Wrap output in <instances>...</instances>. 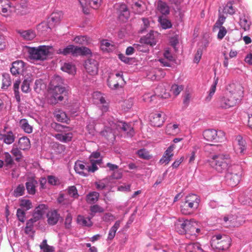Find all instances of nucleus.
Here are the masks:
<instances>
[{"label": "nucleus", "instance_id": "f257e3e1", "mask_svg": "<svg viewBox=\"0 0 252 252\" xmlns=\"http://www.w3.org/2000/svg\"><path fill=\"white\" fill-rule=\"evenodd\" d=\"M208 161L211 167L219 173L226 171L231 163L230 156L226 153L214 155Z\"/></svg>", "mask_w": 252, "mask_h": 252}, {"label": "nucleus", "instance_id": "f03ea898", "mask_svg": "<svg viewBox=\"0 0 252 252\" xmlns=\"http://www.w3.org/2000/svg\"><path fill=\"white\" fill-rule=\"evenodd\" d=\"M200 202V197L196 194H189L181 205V213L184 215L191 214L198 208Z\"/></svg>", "mask_w": 252, "mask_h": 252}, {"label": "nucleus", "instance_id": "7ed1b4c3", "mask_svg": "<svg viewBox=\"0 0 252 252\" xmlns=\"http://www.w3.org/2000/svg\"><path fill=\"white\" fill-rule=\"evenodd\" d=\"M91 165L86 163L84 165L81 161H76L74 165L76 172L83 176H87L89 173L94 172V154L93 153L89 157Z\"/></svg>", "mask_w": 252, "mask_h": 252}, {"label": "nucleus", "instance_id": "20e7f679", "mask_svg": "<svg viewBox=\"0 0 252 252\" xmlns=\"http://www.w3.org/2000/svg\"><path fill=\"white\" fill-rule=\"evenodd\" d=\"M30 59L36 61H43L46 59L49 53V48L46 46H39L38 47L26 46Z\"/></svg>", "mask_w": 252, "mask_h": 252}, {"label": "nucleus", "instance_id": "39448f33", "mask_svg": "<svg viewBox=\"0 0 252 252\" xmlns=\"http://www.w3.org/2000/svg\"><path fill=\"white\" fill-rule=\"evenodd\" d=\"M211 245L214 249L225 250L230 246L231 238L226 235H215L212 238Z\"/></svg>", "mask_w": 252, "mask_h": 252}, {"label": "nucleus", "instance_id": "423d86ee", "mask_svg": "<svg viewBox=\"0 0 252 252\" xmlns=\"http://www.w3.org/2000/svg\"><path fill=\"white\" fill-rule=\"evenodd\" d=\"M242 174L243 169L241 166H232L230 171L226 175L228 184L231 186H236L240 182Z\"/></svg>", "mask_w": 252, "mask_h": 252}, {"label": "nucleus", "instance_id": "0eeeda50", "mask_svg": "<svg viewBox=\"0 0 252 252\" xmlns=\"http://www.w3.org/2000/svg\"><path fill=\"white\" fill-rule=\"evenodd\" d=\"M59 53L63 54V55L71 54L74 56L92 55L91 51L88 48L83 46L79 47L73 45H70L64 49H60L59 50Z\"/></svg>", "mask_w": 252, "mask_h": 252}, {"label": "nucleus", "instance_id": "6e6552de", "mask_svg": "<svg viewBox=\"0 0 252 252\" xmlns=\"http://www.w3.org/2000/svg\"><path fill=\"white\" fill-rule=\"evenodd\" d=\"M203 135L206 140L210 142L221 143L225 140V133L221 130L207 129L204 131Z\"/></svg>", "mask_w": 252, "mask_h": 252}, {"label": "nucleus", "instance_id": "1a4fd4ad", "mask_svg": "<svg viewBox=\"0 0 252 252\" xmlns=\"http://www.w3.org/2000/svg\"><path fill=\"white\" fill-rule=\"evenodd\" d=\"M63 18V13L61 11L56 10L53 12L48 19V24L41 23L38 25V29L45 26L47 29L51 30L56 25L59 24Z\"/></svg>", "mask_w": 252, "mask_h": 252}, {"label": "nucleus", "instance_id": "9d476101", "mask_svg": "<svg viewBox=\"0 0 252 252\" xmlns=\"http://www.w3.org/2000/svg\"><path fill=\"white\" fill-rule=\"evenodd\" d=\"M65 94L66 92L64 87L50 88L49 91V102L51 103V104L55 105L59 101H62L63 99V95Z\"/></svg>", "mask_w": 252, "mask_h": 252}, {"label": "nucleus", "instance_id": "9b49d317", "mask_svg": "<svg viewBox=\"0 0 252 252\" xmlns=\"http://www.w3.org/2000/svg\"><path fill=\"white\" fill-rule=\"evenodd\" d=\"M124 81L122 72L110 75L107 79V85L112 90H118L121 87L120 84Z\"/></svg>", "mask_w": 252, "mask_h": 252}, {"label": "nucleus", "instance_id": "f8f14e48", "mask_svg": "<svg viewBox=\"0 0 252 252\" xmlns=\"http://www.w3.org/2000/svg\"><path fill=\"white\" fill-rule=\"evenodd\" d=\"M227 92L239 102L243 97V88L238 83H231L227 87Z\"/></svg>", "mask_w": 252, "mask_h": 252}, {"label": "nucleus", "instance_id": "ddd939ff", "mask_svg": "<svg viewBox=\"0 0 252 252\" xmlns=\"http://www.w3.org/2000/svg\"><path fill=\"white\" fill-rule=\"evenodd\" d=\"M239 101L236 99L231 94L228 92L220 96L219 99V104L221 107L227 109L235 106Z\"/></svg>", "mask_w": 252, "mask_h": 252}, {"label": "nucleus", "instance_id": "4468645a", "mask_svg": "<svg viewBox=\"0 0 252 252\" xmlns=\"http://www.w3.org/2000/svg\"><path fill=\"white\" fill-rule=\"evenodd\" d=\"M47 209L44 204H40L35 208L33 217L27 222V227H31L32 223L40 219Z\"/></svg>", "mask_w": 252, "mask_h": 252}, {"label": "nucleus", "instance_id": "2eb2a0df", "mask_svg": "<svg viewBox=\"0 0 252 252\" xmlns=\"http://www.w3.org/2000/svg\"><path fill=\"white\" fill-rule=\"evenodd\" d=\"M95 100H97V107L102 112H105L108 110L109 102L106 100L104 94H102L99 92H95Z\"/></svg>", "mask_w": 252, "mask_h": 252}, {"label": "nucleus", "instance_id": "dca6fc26", "mask_svg": "<svg viewBox=\"0 0 252 252\" xmlns=\"http://www.w3.org/2000/svg\"><path fill=\"white\" fill-rule=\"evenodd\" d=\"M149 119L151 124L154 126H160L164 121V114L159 113L151 114Z\"/></svg>", "mask_w": 252, "mask_h": 252}, {"label": "nucleus", "instance_id": "f3484780", "mask_svg": "<svg viewBox=\"0 0 252 252\" xmlns=\"http://www.w3.org/2000/svg\"><path fill=\"white\" fill-rule=\"evenodd\" d=\"M235 152L241 155L244 154L247 149V145L245 140L240 135H238L235 139L234 146Z\"/></svg>", "mask_w": 252, "mask_h": 252}, {"label": "nucleus", "instance_id": "a211bd4d", "mask_svg": "<svg viewBox=\"0 0 252 252\" xmlns=\"http://www.w3.org/2000/svg\"><path fill=\"white\" fill-rule=\"evenodd\" d=\"M189 224L186 227L185 234L196 236L200 231L198 228V223L193 219L189 220Z\"/></svg>", "mask_w": 252, "mask_h": 252}, {"label": "nucleus", "instance_id": "6ab92c4d", "mask_svg": "<svg viewBox=\"0 0 252 252\" xmlns=\"http://www.w3.org/2000/svg\"><path fill=\"white\" fill-rule=\"evenodd\" d=\"M25 63L22 61H16L12 63L10 68L12 74L16 75L22 74L24 70Z\"/></svg>", "mask_w": 252, "mask_h": 252}, {"label": "nucleus", "instance_id": "aec40b11", "mask_svg": "<svg viewBox=\"0 0 252 252\" xmlns=\"http://www.w3.org/2000/svg\"><path fill=\"white\" fill-rule=\"evenodd\" d=\"M174 148V146L172 145L167 148L163 156L159 160V163L160 164L166 165L170 162L173 156V151Z\"/></svg>", "mask_w": 252, "mask_h": 252}, {"label": "nucleus", "instance_id": "412c9836", "mask_svg": "<svg viewBox=\"0 0 252 252\" xmlns=\"http://www.w3.org/2000/svg\"><path fill=\"white\" fill-rule=\"evenodd\" d=\"M129 12L127 6L125 4H121L118 9V17L120 20L126 22L129 17Z\"/></svg>", "mask_w": 252, "mask_h": 252}, {"label": "nucleus", "instance_id": "4be33fe9", "mask_svg": "<svg viewBox=\"0 0 252 252\" xmlns=\"http://www.w3.org/2000/svg\"><path fill=\"white\" fill-rule=\"evenodd\" d=\"M189 224V220L179 219L175 223L176 229L181 234H185L187 225Z\"/></svg>", "mask_w": 252, "mask_h": 252}, {"label": "nucleus", "instance_id": "5701e85b", "mask_svg": "<svg viewBox=\"0 0 252 252\" xmlns=\"http://www.w3.org/2000/svg\"><path fill=\"white\" fill-rule=\"evenodd\" d=\"M166 88L169 89L167 85H165L164 84H161L158 86L156 88V93L159 96L165 99L168 98L170 97V93L168 92H167Z\"/></svg>", "mask_w": 252, "mask_h": 252}, {"label": "nucleus", "instance_id": "b1692460", "mask_svg": "<svg viewBox=\"0 0 252 252\" xmlns=\"http://www.w3.org/2000/svg\"><path fill=\"white\" fill-rule=\"evenodd\" d=\"M119 128L121 129L125 132L127 136L131 137L134 135V131L133 127L129 125L122 122H120L118 124Z\"/></svg>", "mask_w": 252, "mask_h": 252}, {"label": "nucleus", "instance_id": "393cba45", "mask_svg": "<svg viewBox=\"0 0 252 252\" xmlns=\"http://www.w3.org/2000/svg\"><path fill=\"white\" fill-rule=\"evenodd\" d=\"M15 11L17 14L23 15H26L29 12L28 8V4L25 1H23L20 3L17 4L15 6Z\"/></svg>", "mask_w": 252, "mask_h": 252}, {"label": "nucleus", "instance_id": "a878e982", "mask_svg": "<svg viewBox=\"0 0 252 252\" xmlns=\"http://www.w3.org/2000/svg\"><path fill=\"white\" fill-rule=\"evenodd\" d=\"M11 3L8 0H0V13L8 14L12 11Z\"/></svg>", "mask_w": 252, "mask_h": 252}, {"label": "nucleus", "instance_id": "bb28decb", "mask_svg": "<svg viewBox=\"0 0 252 252\" xmlns=\"http://www.w3.org/2000/svg\"><path fill=\"white\" fill-rule=\"evenodd\" d=\"M48 222L50 225L56 224L60 218V215L58 214L56 210L49 212L47 214Z\"/></svg>", "mask_w": 252, "mask_h": 252}, {"label": "nucleus", "instance_id": "cd10ccee", "mask_svg": "<svg viewBox=\"0 0 252 252\" xmlns=\"http://www.w3.org/2000/svg\"><path fill=\"white\" fill-rule=\"evenodd\" d=\"M15 136L12 131H9L5 134L0 133V140H2L6 144H11L15 140Z\"/></svg>", "mask_w": 252, "mask_h": 252}, {"label": "nucleus", "instance_id": "c85d7f7f", "mask_svg": "<svg viewBox=\"0 0 252 252\" xmlns=\"http://www.w3.org/2000/svg\"><path fill=\"white\" fill-rule=\"evenodd\" d=\"M37 184V182L34 180H31L26 183V189L29 194L31 195L35 194Z\"/></svg>", "mask_w": 252, "mask_h": 252}, {"label": "nucleus", "instance_id": "c756f323", "mask_svg": "<svg viewBox=\"0 0 252 252\" xmlns=\"http://www.w3.org/2000/svg\"><path fill=\"white\" fill-rule=\"evenodd\" d=\"M187 252H204L200 243L198 242L189 244L186 247Z\"/></svg>", "mask_w": 252, "mask_h": 252}, {"label": "nucleus", "instance_id": "7c9ffc66", "mask_svg": "<svg viewBox=\"0 0 252 252\" xmlns=\"http://www.w3.org/2000/svg\"><path fill=\"white\" fill-rule=\"evenodd\" d=\"M18 32L23 39L28 41L32 40L36 36L35 32L32 30L19 31Z\"/></svg>", "mask_w": 252, "mask_h": 252}, {"label": "nucleus", "instance_id": "2f4dec72", "mask_svg": "<svg viewBox=\"0 0 252 252\" xmlns=\"http://www.w3.org/2000/svg\"><path fill=\"white\" fill-rule=\"evenodd\" d=\"M54 137L58 140L63 143H66L71 141L73 137V134L71 132H68L63 134H56Z\"/></svg>", "mask_w": 252, "mask_h": 252}, {"label": "nucleus", "instance_id": "473e14b6", "mask_svg": "<svg viewBox=\"0 0 252 252\" xmlns=\"http://www.w3.org/2000/svg\"><path fill=\"white\" fill-rule=\"evenodd\" d=\"M132 8L135 13L141 14L145 10V4L142 1L138 0L133 2Z\"/></svg>", "mask_w": 252, "mask_h": 252}, {"label": "nucleus", "instance_id": "72a5a7b5", "mask_svg": "<svg viewBox=\"0 0 252 252\" xmlns=\"http://www.w3.org/2000/svg\"><path fill=\"white\" fill-rule=\"evenodd\" d=\"M32 81V78L30 75H28L27 76L25 77V79L24 80L22 86L21 90L23 92L27 93L30 90V83Z\"/></svg>", "mask_w": 252, "mask_h": 252}, {"label": "nucleus", "instance_id": "f704fd0d", "mask_svg": "<svg viewBox=\"0 0 252 252\" xmlns=\"http://www.w3.org/2000/svg\"><path fill=\"white\" fill-rule=\"evenodd\" d=\"M54 116L57 120L61 122H65L67 121V117L65 113L62 110L57 109L54 112Z\"/></svg>", "mask_w": 252, "mask_h": 252}, {"label": "nucleus", "instance_id": "c9c22d12", "mask_svg": "<svg viewBox=\"0 0 252 252\" xmlns=\"http://www.w3.org/2000/svg\"><path fill=\"white\" fill-rule=\"evenodd\" d=\"M157 10L162 14H167L169 12V7L167 4L161 0H158L157 3Z\"/></svg>", "mask_w": 252, "mask_h": 252}, {"label": "nucleus", "instance_id": "e433bc0d", "mask_svg": "<svg viewBox=\"0 0 252 252\" xmlns=\"http://www.w3.org/2000/svg\"><path fill=\"white\" fill-rule=\"evenodd\" d=\"M77 222L79 224L82 226H90L93 225V222L89 217L85 218L81 215L78 216Z\"/></svg>", "mask_w": 252, "mask_h": 252}, {"label": "nucleus", "instance_id": "4c0bfd02", "mask_svg": "<svg viewBox=\"0 0 252 252\" xmlns=\"http://www.w3.org/2000/svg\"><path fill=\"white\" fill-rule=\"evenodd\" d=\"M19 148L21 150H25L30 148V141L27 137H22L20 138L18 141Z\"/></svg>", "mask_w": 252, "mask_h": 252}, {"label": "nucleus", "instance_id": "58836bf2", "mask_svg": "<svg viewBox=\"0 0 252 252\" xmlns=\"http://www.w3.org/2000/svg\"><path fill=\"white\" fill-rule=\"evenodd\" d=\"M179 126L177 124H168L166 127L165 132L169 135H175L179 132Z\"/></svg>", "mask_w": 252, "mask_h": 252}, {"label": "nucleus", "instance_id": "ea45409f", "mask_svg": "<svg viewBox=\"0 0 252 252\" xmlns=\"http://www.w3.org/2000/svg\"><path fill=\"white\" fill-rule=\"evenodd\" d=\"M141 43L150 45L151 46L155 45L157 42L153 35L151 34H147L145 37L141 38Z\"/></svg>", "mask_w": 252, "mask_h": 252}, {"label": "nucleus", "instance_id": "a19ab883", "mask_svg": "<svg viewBox=\"0 0 252 252\" xmlns=\"http://www.w3.org/2000/svg\"><path fill=\"white\" fill-rule=\"evenodd\" d=\"M20 127L27 133H31L32 131V127L28 123L27 120L22 119L20 121Z\"/></svg>", "mask_w": 252, "mask_h": 252}, {"label": "nucleus", "instance_id": "79ce46f5", "mask_svg": "<svg viewBox=\"0 0 252 252\" xmlns=\"http://www.w3.org/2000/svg\"><path fill=\"white\" fill-rule=\"evenodd\" d=\"M85 68L90 74H93L94 68V60L88 59L85 63Z\"/></svg>", "mask_w": 252, "mask_h": 252}, {"label": "nucleus", "instance_id": "37998d69", "mask_svg": "<svg viewBox=\"0 0 252 252\" xmlns=\"http://www.w3.org/2000/svg\"><path fill=\"white\" fill-rule=\"evenodd\" d=\"M61 69L70 74H74L76 72L75 66L70 63H64Z\"/></svg>", "mask_w": 252, "mask_h": 252}, {"label": "nucleus", "instance_id": "c03bdc74", "mask_svg": "<svg viewBox=\"0 0 252 252\" xmlns=\"http://www.w3.org/2000/svg\"><path fill=\"white\" fill-rule=\"evenodd\" d=\"M63 84V80L62 78L59 76H55L51 81L50 88H54L56 87H63L62 85Z\"/></svg>", "mask_w": 252, "mask_h": 252}, {"label": "nucleus", "instance_id": "a18cd8bd", "mask_svg": "<svg viewBox=\"0 0 252 252\" xmlns=\"http://www.w3.org/2000/svg\"><path fill=\"white\" fill-rule=\"evenodd\" d=\"M100 48L104 51L109 52L114 49V45L107 40H103L100 43Z\"/></svg>", "mask_w": 252, "mask_h": 252}, {"label": "nucleus", "instance_id": "49530a36", "mask_svg": "<svg viewBox=\"0 0 252 252\" xmlns=\"http://www.w3.org/2000/svg\"><path fill=\"white\" fill-rule=\"evenodd\" d=\"M39 247L43 251V252H54L55 251V248L53 246L47 244V241L46 239L43 240L39 245Z\"/></svg>", "mask_w": 252, "mask_h": 252}, {"label": "nucleus", "instance_id": "de8ad7c7", "mask_svg": "<svg viewBox=\"0 0 252 252\" xmlns=\"http://www.w3.org/2000/svg\"><path fill=\"white\" fill-rule=\"evenodd\" d=\"M219 79L218 78H217L215 79L214 82L213 84L211 86V88L209 91V93L208 96H207L206 98V99L207 101H210L212 96L214 95V93L216 92V86L218 82Z\"/></svg>", "mask_w": 252, "mask_h": 252}, {"label": "nucleus", "instance_id": "09e8293b", "mask_svg": "<svg viewBox=\"0 0 252 252\" xmlns=\"http://www.w3.org/2000/svg\"><path fill=\"white\" fill-rule=\"evenodd\" d=\"M239 25L245 31H246L250 29L251 23L244 17L240 18Z\"/></svg>", "mask_w": 252, "mask_h": 252}, {"label": "nucleus", "instance_id": "8fccbe9b", "mask_svg": "<svg viewBox=\"0 0 252 252\" xmlns=\"http://www.w3.org/2000/svg\"><path fill=\"white\" fill-rule=\"evenodd\" d=\"M68 194L73 198H77L79 196L76 188L74 186L69 187L67 189Z\"/></svg>", "mask_w": 252, "mask_h": 252}, {"label": "nucleus", "instance_id": "3c124183", "mask_svg": "<svg viewBox=\"0 0 252 252\" xmlns=\"http://www.w3.org/2000/svg\"><path fill=\"white\" fill-rule=\"evenodd\" d=\"M20 206L25 209L26 210H29L32 207V202L30 200L26 199H22L20 200Z\"/></svg>", "mask_w": 252, "mask_h": 252}, {"label": "nucleus", "instance_id": "603ef678", "mask_svg": "<svg viewBox=\"0 0 252 252\" xmlns=\"http://www.w3.org/2000/svg\"><path fill=\"white\" fill-rule=\"evenodd\" d=\"M11 154L15 157L16 161H20L22 158V153L18 148L13 147L11 151Z\"/></svg>", "mask_w": 252, "mask_h": 252}, {"label": "nucleus", "instance_id": "864d4df0", "mask_svg": "<svg viewBox=\"0 0 252 252\" xmlns=\"http://www.w3.org/2000/svg\"><path fill=\"white\" fill-rule=\"evenodd\" d=\"M20 80H16L15 83H14L13 85V89L15 94V97L16 98V100L18 102H20V96L19 94V86L20 84Z\"/></svg>", "mask_w": 252, "mask_h": 252}, {"label": "nucleus", "instance_id": "5fc2aeb1", "mask_svg": "<svg viewBox=\"0 0 252 252\" xmlns=\"http://www.w3.org/2000/svg\"><path fill=\"white\" fill-rule=\"evenodd\" d=\"M223 12L230 15H232L235 12V10L232 6L231 2H229L226 4L223 8Z\"/></svg>", "mask_w": 252, "mask_h": 252}, {"label": "nucleus", "instance_id": "6e6d98bb", "mask_svg": "<svg viewBox=\"0 0 252 252\" xmlns=\"http://www.w3.org/2000/svg\"><path fill=\"white\" fill-rule=\"evenodd\" d=\"M158 21L161 25V26L164 29H169L172 27L171 22L165 18L159 17Z\"/></svg>", "mask_w": 252, "mask_h": 252}, {"label": "nucleus", "instance_id": "4d7b16f0", "mask_svg": "<svg viewBox=\"0 0 252 252\" xmlns=\"http://www.w3.org/2000/svg\"><path fill=\"white\" fill-rule=\"evenodd\" d=\"M25 187L23 184H21L18 186L16 189L14 191V195L15 197H19L24 194L25 192Z\"/></svg>", "mask_w": 252, "mask_h": 252}, {"label": "nucleus", "instance_id": "13d9d810", "mask_svg": "<svg viewBox=\"0 0 252 252\" xmlns=\"http://www.w3.org/2000/svg\"><path fill=\"white\" fill-rule=\"evenodd\" d=\"M51 127L58 132L66 131V130H64L65 128H67L69 129V130H70L69 127L63 126L56 123H52L51 124Z\"/></svg>", "mask_w": 252, "mask_h": 252}, {"label": "nucleus", "instance_id": "bf43d9fd", "mask_svg": "<svg viewBox=\"0 0 252 252\" xmlns=\"http://www.w3.org/2000/svg\"><path fill=\"white\" fill-rule=\"evenodd\" d=\"M137 154L140 158L143 159H148L151 158V156L149 154V153L144 149L138 150Z\"/></svg>", "mask_w": 252, "mask_h": 252}, {"label": "nucleus", "instance_id": "052dcab7", "mask_svg": "<svg viewBox=\"0 0 252 252\" xmlns=\"http://www.w3.org/2000/svg\"><path fill=\"white\" fill-rule=\"evenodd\" d=\"M183 90L182 86H178L177 85H173L171 88V92L175 95H178Z\"/></svg>", "mask_w": 252, "mask_h": 252}, {"label": "nucleus", "instance_id": "680f3d73", "mask_svg": "<svg viewBox=\"0 0 252 252\" xmlns=\"http://www.w3.org/2000/svg\"><path fill=\"white\" fill-rule=\"evenodd\" d=\"M146 45V44H145L144 43H141V41H140V43L134 44L133 46H134L136 50L142 52H146L148 50Z\"/></svg>", "mask_w": 252, "mask_h": 252}, {"label": "nucleus", "instance_id": "e2e57ef3", "mask_svg": "<svg viewBox=\"0 0 252 252\" xmlns=\"http://www.w3.org/2000/svg\"><path fill=\"white\" fill-rule=\"evenodd\" d=\"M133 104V99L129 98L125 100L123 104V107L124 109H129L131 108Z\"/></svg>", "mask_w": 252, "mask_h": 252}, {"label": "nucleus", "instance_id": "0e129e2a", "mask_svg": "<svg viewBox=\"0 0 252 252\" xmlns=\"http://www.w3.org/2000/svg\"><path fill=\"white\" fill-rule=\"evenodd\" d=\"M236 219V217L231 215L225 216L223 218V220L225 222L227 223L228 225L232 224Z\"/></svg>", "mask_w": 252, "mask_h": 252}, {"label": "nucleus", "instance_id": "69168bd1", "mask_svg": "<svg viewBox=\"0 0 252 252\" xmlns=\"http://www.w3.org/2000/svg\"><path fill=\"white\" fill-rule=\"evenodd\" d=\"M108 183V179H104L97 183H95L96 187L98 189H102L105 188L106 184Z\"/></svg>", "mask_w": 252, "mask_h": 252}, {"label": "nucleus", "instance_id": "338daca9", "mask_svg": "<svg viewBox=\"0 0 252 252\" xmlns=\"http://www.w3.org/2000/svg\"><path fill=\"white\" fill-rule=\"evenodd\" d=\"M16 215L18 220L21 222H24L25 220L26 213L25 211L19 208L17 210Z\"/></svg>", "mask_w": 252, "mask_h": 252}, {"label": "nucleus", "instance_id": "774afa93", "mask_svg": "<svg viewBox=\"0 0 252 252\" xmlns=\"http://www.w3.org/2000/svg\"><path fill=\"white\" fill-rule=\"evenodd\" d=\"M48 183L51 185H56L59 184V180L54 176L49 175L47 176Z\"/></svg>", "mask_w": 252, "mask_h": 252}]
</instances>
